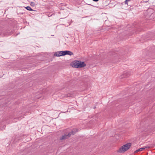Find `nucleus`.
Masks as SVG:
<instances>
[{
	"label": "nucleus",
	"mask_w": 155,
	"mask_h": 155,
	"mask_svg": "<svg viewBox=\"0 0 155 155\" xmlns=\"http://www.w3.org/2000/svg\"><path fill=\"white\" fill-rule=\"evenodd\" d=\"M95 108H96L95 107H94V109H95Z\"/></svg>",
	"instance_id": "nucleus-16"
},
{
	"label": "nucleus",
	"mask_w": 155,
	"mask_h": 155,
	"mask_svg": "<svg viewBox=\"0 0 155 155\" xmlns=\"http://www.w3.org/2000/svg\"><path fill=\"white\" fill-rule=\"evenodd\" d=\"M63 55L64 56L66 54H68L70 55H71L73 54V53L71 51H63Z\"/></svg>",
	"instance_id": "nucleus-5"
},
{
	"label": "nucleus",
	"mask_w": 155,
	"mask_h": 155,
	"mask_svg": "<svg viewBox=\"0 0 155 155\" xmlns=\"http://www.w3.org/2000/svg\"><path fill=\"white\" fill-rule=\"evenodd\" d=\"M92 0L95 2H97L99 1V0Z\"/></svg>",
	"instance_id": "nucleus-14"
},
{
	"label": "nucleus",
	"mask_w": 155,
	"mask_h": 155,
	"mask_svg": "<svg viewBox=\"0 0 155 155\" xmlns=\"http://www.w3.org/2000/svg\"><path fill=\"white\" fill-rule=\"evenodd\" d=\"M26 9L28 11H34L30 6H28L25 7Z\"/></svg>",
	"instance_id": "nucleus-10"
},
{
	"label": "nucleus",
	"mask_w": 155,
	"mask_h": 155,
	"mask_svg": "<svg viewBox=\"0 0 155 155\" xmlns=\"http://www.w3.org/2000/svg\"><path fill=\"white\" fill-rule=\"evenodd\" d=\"M68 97H71V95L70 94H68V96H67Z\"/></svg>",
	"instance_id": "nucleus-15"
},
{
	"label": "nucleus",
	"mask_w": 155,
	"mask_h": 155,
	"mask_svg": "<svg viewBox=\"0 0 155 155\" xmlns=\"http://www.w3.org/2000/svg\"><path fill=\"white\" fill-rule=\"evenodd\" d=\"M30 5L31 6H34L35 5V3L33 2H31Z\"/></svg>",
	"instance_id": "nucleus-11"
},
{
	"label": "nucleus",
	"mask_w": 155,
	"mask_h": 155,
	"mask_svg": "<svg viewBox=\"0 0 155 155\" xmlns=\"http://www.w3.org/2000/svg\"><path fill=\"white\" fill-rule=\"evenodd\" d=\"M70 137V134H65L64 135H63L61 138H60L61 140H64L65 139H67Z\"/></svg>",
	"instance_id": "nucleus-8"
},
{
	"label": "nucleus",
	"mask_w": 155,
	"mask_h": 155,
	"mask_svg": "<svg viewBox=\"0 0 155 155\" xmlns=\"http://www.w3.org/2000/svg\"><path fill=\"white\" fill-rule=\"evenodd\" d=\"M63 51H58L56 52L54 54V56L57 57H60L63 55Z\"/></svg>",
	"instance_id": "nucleus-7"
},
{
	"label": "nucleus",
	"mask_w": 155,
	"mask_h": 155,
	"mask_svg": "<svg viewBox=\"0 0 155 155\" xmlns=\"http://www.w3.org/2000/svg\"><path fill=\"white\" fill-rule=\"evenodd\" d=\"M78 129L75 128L73 129L70 132L68 133V134H70V137L71 136V135H74L76 132H77L78 131Z\"/></svg>",
	"instance_id": "nucleus-6"
},
{
	"label": "nucleus",
	"mask_w": 155,
	"mask_h": 155,
	"mask_svg": "<svg viewBox=\"0 0 155 155\" xmlns=\"http://www.w3.org/2000/svg\"><path fill=\"white\" fill-rule=\"evenodd\" d=\"M71 65L74 68H83L86 66V65L84 62L75 60L71 63Z\"/></svg>",
	"instance_id": "nucleus-1"
},
{
	"label": "nucleus",
	"mask_w": 155,
	"mask_h": 155,
	"mask_svg": "<svg viewBox=\"0 0 155 155\" xmlns=\"http://www.w3.org/2000/svg\"><path fill=\"white\" fill-rule=\"evenodd\" d=\"M128 0H126L125 1L124 3H125V4H127V2H128Z\"/></svg>",
	"instance_id": "nucleus-13"
},
{
	"label": "nucleus",
	"mask_w": 155,
	"mask_h": 155,
	"mask_svg": "<svg viewBox=\"0 0 155 155\" xmlns=\"http://www.w3.org/2000/svg\"><path fill=\"white\" fill-rule=\"evenodd\" d=\"M131 143H128L123 146L120 148L117 151L118 153H122L127 150L131 146Z\"/></svg>",
	"instance_id": "nucleus-3"
},
{
	"label": "nucleus",
	"mask_w": 155,
	"mask_h": 155,
	"mask_svg": "<svg viewBox=\"0 0 155 155\" xmlns=\"http://www.w3.org/2000/svg\"><path fill=\"white\" fill-rule=\"evenodd\" d=\"M144 150V148H143V147H141L139 149H138L136 151H134L135 153H136L138 152L139 151H142L143 150Z\"/></svg>",
	"instance_id": "nucleus-9"
},
{
	"label": "nucleus",
	"mask_w": 155,
	"mask_h": 155,
	"mask_svg": "<svg viewBox=\"0 0 155 155\" xmlns=\"http://www.w3.org/2000/svg\"><path fill=\"white\" fill-rule=\"evenodd\" d=\"M130 74V72L128 71H125L124 74L121 76L120 78H123L128 77Z\"/></svg>",
	"instance_id": "nucleus-4"
},
{
	"label": "nucleus",
	"mask_w": 155,
	"mask_h": 155,
	"mask_svg": "<svg viewBox=\"0 0 155 155\" xmlns=\"http://www.w3.org/2000/svg\"><path fill=\"white\" fill-rule=\"evenodd\" d=\"M14 32L13 29L9 28H7L2 30L0 35L2 36H8L12 35Z\"/></svg>",
	"instance_id": "nucleus-2"
},
{
	"label": "nucleus",
	"mask_w": 155,
	"mask_h": 155,
	"mask_svg": "<svg viewBox=\"0 0 155 155\" xmlns=\"http://www.w3.org/2000/svg\"><path fill=\"white\" fill-rule=\"evenodd\" d=\"M143 147V148H144V149L145 148H150V147H149V146H145V147Z\"/></svg>",
	"instance_id": "nucleus-12"
}]
</instances>
